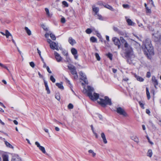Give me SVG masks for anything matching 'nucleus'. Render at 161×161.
I'll return each mask as SVG.
<instances>
[{"instance_id": "1", "label": "nucleus", "mask_w": 161, "mask_h": 161, "mask_svg": "<svg viewBox=\"0 0 161 161\" xmlns=\"http://www.w3.org/2000/svg\"><path fill=\"white\" fill-rule=\"evenodd\" d=\"M142 48L145 54L147 55L152 54L153 53V48L151 43V40L149 39H146L143 42Z\"/></svg>"}, {"instance_id": "2", "label": "nucleus", "mask_w": 161, "mask_h": 161, "mask_svg": "<svg viewBox=\"0 0 161 161\" xmlns=\"http://www.w3.org/2000/svg\"><path fill=\"white\" fill-rule=\"evenodd\" d=\"M94 89L93 87L90 86H87V90H86V92L87 93V96L92 100H96L99 97V94L94 92Z\"/></svg>"}, {"instance_id": "3", "label": "nucleus", "mask_w": 161, "mask_h": 161, "mask_svg": "<svg viewBox=\"0 0 161 161\" xmlns=\"http://www.w3.org/2000/svg\"><path fill=\"white\" fill-rule=\"evenodd\" d=\"M124 47L125 48V57L129 59L132 60L134 58L135 56L133 54V52L131 48L129 46L127 42H126L124 44Z\"/></svg>"}, {"instance_id": "4", "label": "nucleus", "mask_w": 161, "mask_h": 161, "mask_svg": "<svg viewBox=\"0 0 161 161\" xmlns=\"http://www.w3.org/2000/svg\"><path fill=\"white\" fill-rule=\"evenodd\" d=\"M97 102L102 107H105L107 105H111L112 104L111 99L107 96H105L104 98H99Z\"/></svg>"}, {"instance_id": "5", "label": "nucleus", "mask_w": 161, "mask_h": 161, "mask_svg": "<svg viewBox=\"0 0 161 161\" xmlns=\"http://www.w3.org/2000/svg\"><path fill=\"white\" fill-rule=\"evenodd\" d=\"M116 111L118 114L123 116L126 117L128 116V114L122 108L119 107L117 108Z\"/></svg>"}, {"instance_id": "6", "label": "nucleus", "mask_w": 161, "mask_h": 161, "mask_svg": "<svg viewBox=\"0 0 161 161\" xmlns=\"http://www.w3.org/2000/svg\"><path fill=\"white\" fill-rule=\"evenodd\" d=\"M35 144L43 153L47 154L46 152L45 148L41 146L38 142H35Z\"/></svg>"}, {"instance_id": "7", "label": "nucleus", "mask_w": 161, "mask_h": 161, "mask_svg": "<svg viewBox=\"0 0 161 161\" xmlns=\"http://www.w3.org/2000/svg\"><path fill=\"white\" fill-rule=\"evenodd\" d=\"M112 41L114 42V44L118 46V48H120V40L116 37H114L112 39Z\"/></svg>"}, {"instance_id": "8", "label": "nucleus", "mask_w": 161, "mask_h": 161, "mask_svg": "<svg viewBox=\"0 0 161 161\" xmlns=\"http://www.w3.org/2000/svg\"><path fill=\"white\" fill-rule=\"evenodd\" d=\"M80 75L82 77L81 79L83 80L86 84H88V81L87 80L86 75L82 71L80 72Z\"/></svg>"}, {"instance_id": "9", "label": "nucleus", "mask_w": 161, "mask_h": 161, "mask_svg": "<svg viewBox=\"0 0 161 161\" xmlns=\"http://www.w3.org/2000/svg\"><path fill=\"white\" fill-rule=\"evenodd\" d=\"M154 36V40L155 42H159L161 39V35L160 34H153Z\"/></svg>"}, {"instance_id": "10", "label": "nucleus", "mask_w": 161, "mask_h": 161, "mask_svg": "<svg viewBox=\"0 0 161 161\" xmlns=\"http://www.w3.org/2000/svg\"><path fill=\"white\" fill-rule=\"evenodd\" d=\"M54 54L55 58L58 62H60L62 60V58L57 52L55 51Z\"/></svg>"}, {"instance_id": "11", "label": "nucleus", "mask_w": 161, "mask_h": 161, "mask_svg": "<svg viewBox=\"0 0 161 161\" xmlns=\"http://www.w3.org/2000/svg\"><path fill=\"white\" fill-rule=\"evenodd\" d=\"M12 161H21V159L18 155L15 154L12 157Z\"/></svg>"}, {"instance_id": "12", "label": "nucleus", "mask_w": 161, "mask_h": 161, "mask_svg": "<svg viewBox=\"0 0 161 161\" xmlns=\"http://www.w3.org/2000/svg\"><path fill=\"white\" fill-rule=\"evenodd\" d=\"M152 80L154 85V87L156 88V86L158 85V82L157 80L156 79L155 77L154 76H153L152 77Z\"/></svg>"}, {"instance_id": "13", "label": "nucleus", "mask_w": 161, "mask_h": 161, "mask_svg": "<svg viewBox=\"0 0 161 161\" xmlns=\"http://www.w3.org/2000/svg\"><path fill=\"white\" fill-rule=\"evenodd\" d=\"M68 42L72 46L76 43L75 41L71 37H69V38Z\"/></svg>"}, {"instance_id": "14", "label": "nucleus", "mask_w": 161, "mask_h": 161, "mask_svg": "<svg viewBox=\"0 0 161 161\" xmlns=\"http://www.w3.org/2000/svg\"><path fill=\"white\" fill-rule=\"evenodd\" d=\"M71 71V73L72 75H74V78L75 79H76L78 77V75H77V72L75 68L72 69Z\"/></svg>"}, {"instance_id": "15", "label": "nucleus", "mask_w": 161, "mask_h": 161, "mask_svg": "<svg viewBox=\"0 0 161 161\" xmlns=\"http://www.w3.org/2000/svg\"><path fill=\"white\" fill-rule=\"evenodd\" d=\"M125 18L126 19V22L129 25L133 26L135 24V23L132 22L130 19H128L127 17H125Z\"/></svg>"}, {"instance_id": "16", "label": "nucleus", "mask_w": 161, "mask_h": 161, "mask_svg": "<svg viewBox=\"0 0 161 161\" xmlns=\"http://www.w3.org/2000/svg\"><path fill=\"white\" fill-rule=\"evenodd\" d=\"M44 82L45 84V86L46 87V90L47 91V93L48 94H50V93L49 88L48 87L47 83V81H46L45 79H43Z\"/></svg>"}, {"instance_id": "17", "label": "nucleus", "mask_w": 161, "mask_h": 161, "mask_svg": "<svg viewBox=\"0 0 161 161\" xmlns=\"http://www.w3.org/2000/svg\"><path fill=\"white\" fill-rule=\"evenodd\" d=\"M101 137L103 139L104 143V144H106L107 143V141L106 139L105 135L104 133L103 132L101 134Z\"/></svg>"}, {"instance_id": "18", "label": "nucleus", "mask_w": 161, "mask_h": 161, "mask_svg": "<svg viewBox=\"0 0 161 161\" xmlns=\"http://www.w3.org/2000/svg\"><path fill=\"white\" fill-rule=\"evenodd\" d=\"M45 10L47 16L49 18H51L52 16V14L49 12L48 9L47 8H45Z\"/></svg>"}, {"instance_id": "19", "label": "nucleus", "mask_w": 161, "mask_h": 161, "mask_svg": "<svg viewBox=\"0 0 161 161\" xmlns=\"http://www.w3.org/2000/svg\"><path fill=\"white\" fill-rule=\"evenodd\" d=\"M57 44L54 42H52V43L50 44V48L53 50H54L55 47H57Z\"/></svg>"}, {"instance_id": "20", "label": "nucleus", "mask_w": 161, "mask_h": 161, "mask_svg": "<svg viewBox=\"0 0 161 161\" xmlns=\"http://www.w3.org/2000/svg\"><path fill=\"white\" fill-rule=\"evenodd\" d=\"M135 77L136 78V80L142 82L144 80V79H143L142 77L136 74L135 75Z\"/></svg>"}, {"instance_id": "21", "label": "nucleus", "mask_w": 161, "mask_h": 161, "mask_svg": "<svg viewBox=\"0 0 161 161\" xmlns=\"http://www.w3.org/2000/svg\"><path fill=\"white\" fill-rule=\"evenodd\" d=\"M92 8L93 11L96 14H97L99 11V8L97 7H95L94 6H93L92 7Z\"/></svg>"}, {"instance_id": "22", "label": "nucleus", "mask_w": 161, "mask_h": 161, "mask_svg": "<svg viewBox=\"0 0 161 161\" xmlns=\"http://www.w3.org/2000/svg\"><path fill=\"white\" fill-rule=\"evenodd\" d=\"M131 139L134 140L135 142L138 143L139 142V140L138 137L136 136H133L131 137Z\"/></svg>"}, {"instance_id": "23", "label": "nucleus", "mask_w": 161, "mask_h": 161, "mask_svg": "<svg viewBox=\"0 0 161 161\" xmlns=\"http://www.w3.org/2000/svg\"><path fill=\"white\" fill-rule=\"evenodd\" d=\"M8 155L7 154H4L3 155V161H8Z\"/></svg>"}, {"instance_id": "24", "label": "nucleus", "mask_w": 161, "mask_h": 161, "mask_svg": "<svg viewBox=\"0 0 161 161\" xmlns=\"http://www.w3.org/2000/svg\"><path fill=\"white\" fill-rule=\"evenodd\" d=\"M71 52L73 55L77 54V51L76 49L74 48H73L71 49Z\"/></svg>"}, {"instance_id": "25", "label": "nucleus", "mask_w": 161, "mask_h": 161, "mask_svg": "<svg viewBox=\"0 0 161 161\" xmlns=\"http://www.w3.org/2000/svg\"><path fill=\"white\" fill-rule=\"evenodd\" d=\"M146 94L148 99H149L150 98V93L147 87L146 88Z\"/></svg>"}, {"instance_id": "26", "label": "nucleus", "mask_w": 161, "mask_h": 161, "mask_svg": "<svg viewBox=\"0 0 161 161\" xmlns=\"http://www.w3.org/2000/svg\"><path fill=\"white\" fill-rule=\"evenodd\" d=\"M153 154V152L152 150L149 149L147 153V155L149 157H151Z\"/></svg>"}, {"instance_id": "27", "label": "nucleus", "mask_w": 161, "mask_h": 161, "mask_svg": "<svg viewBox=\"0 0 161 161\" xmlns=\"http://www.w3.org/2000/svg\"><path fill=\"white\" fill-rule=\"evenodd\" d=\"M25 30L26 33H27V34L29 35V36H30L31 33V31L30 30H29L28 28L26 27H25Z\"/></svg>"}, {"instance_id": "28", "label": "nucleus", "mask_w": 161, "mask_h": 161, "mask_svg": "<svg viewBox=\"0 0 161 161\" xmlns=\"http://www.w3.org/2000/svg\"><path fill=\"white\" fill-rule=\"evenodd\" d=\"M56 85L59 88L61 89H63L64 88V86L62 84L59 83H56Z\"/></svg>"}, {"instance_id": "29", "label": "nucleus", "mask_w": 161, "mask_h": 161, "mask_svg": "<svg viewBox=\"0 0 161 161\" xmlns=\"http://www.w3.org/2000/svg\"><path fill=\"white\" fill-rule=\"evenodd\" d=\"M5 144L7 146V147L10 148H13V146L8 142L6 141H5Z\"/></svg>"}, {"instance_id": "30", "label": "nucleus", "mask_w": 161, "mask_h": 161, "mask_svg": "<svg viewBox=\"0 0 161 161\" xmlns=\"http://www.w3.org/2000/svg\"><path fill=\"white\" fill-rule=\"evenodd\" d=\"M144 5L146 9L147 13H151V9L148 8L147 6V4L146 3H145Z\"/></svg>"}, {"instance_id": "31", "label": "nucleus", "mask_w": 161, "mask_h": 161, "mask_svg": "<svg viewBox=\"0 0 161 161\" xmlns=\"http://www.w3.org/2000/svg\"><path fill=\"white\" fill-rule=\"evenodd\" d=\"M104 6L105 7L111 10L112 11H114V9L113 8V7L108 4L106 5H105Z\"/></svg>"}, {"instance_id": "32", "label": "nucleus", "mask_w": 161, "mask_h": 161, "mask_svg": "<svg viewBox=\"0 0 161 161\" xmlns=\"http://www.w3.org/2000/svg\"><path fill=\"white\" fill-rule=\"evenodd\" d=\"M5 35L6 36L7 38H8L9 36H11L12 37V36L11 34L9 33V32L7 30H6Z\"/></svg>"}, {"instance_id": "33", "label": "nucleus", "mask_w": 161, "mask_h": 161, "mask_svg": "<svg viewBox=\"0 0 161 161\" xmlns=\"http://www.w3.org/2000/svg\"><path fill=\"white\" fill-rule=\"evenodd\" d=\"M90 41L93 42H96L97 41V39L94 36H92L90 38Z\"/></svg>"}, {"instance_id": "34", "label": "nucleus", "mask_w": 161, "mask_h": 161, "mask_svg": "<svg viewBox=\"0 0 161 161\" xmlns=\"http://www.w3.org/2000/svg\"><path fill=\"white\" fill-rule=\"evenodd\" d=\"M120 41H121V43L124 44L126 42H127L122 37H120Z\"/></svg>"}, {"instance_id": "35", "label": "nucleus", "mask_w": 161, "mask_h": 161, "mask_svg": "<svg viewBox=\"0 0 161 161\" xmlns=\"http://www.w3.org/2000/svg\"><path fill=\"white\" fill-rule=\"evenodd\" d=\"M95 57L97 61H100V60L101 58L99 55V54L97 53H95Z\"/></svg>"}, {"instance_id": "36", "label": "nucleus", "mask_w": 161, "mask_h": 161, "mask_svg": "<svg viewBox=\"0 0 161 161\" xmlns=\"http://www.w3.org/2000/svg\"><path fill=\"white\" fill-rule=\"evenodd\" d=\"M62 4L64 6V7H68L69 4L66 1H63L62 2Z\"/></svg>"}, {"instance_id": "37", "label": "nucleus", "mask_w": 161, "mask_h": 161, "mask_svg": "<svg viewBox=\"0 0 161 161\" xmlns=\"http://www.w3.org/2000/svg\"><path fill=\"white\" fill-rule=\"evenodd\" d=\"M55 97L57 100L59 101L60 99L59 94V93H56L55 95Z\"/></svg>"}, {"instance_id": "38", "label": "nucleus", "mask_w": 161, "mask_h": 161, "mask_svg": "<svg viewBox=\"0 0 161 161\" xmlns=\"http://www.w3.org/2000/svg\"><path fill=\"white\" fill-rule=\"evenodd\" d=\"M68 69L70 70L72 69H73L75 67L73 65L70 64L68 66Z\"/></svg>"}, {"instance_id": "39", "label": "nucleus", "mask_w": 161, "mask_h": 161, "mask_svg": "<svg viewBox=\"0 0 161 161\" xmlns=\"http://www.w3.org/2000/svg\"><path fill=\"white\" fill-rule=\"evenodd\" d=\"M88 152L89 153L92 154L93 157H94L96 156V153H95L92 150H88Z\"/></svg>"}, {"instance_id": "40", "label": "nucleus", "mask_w": 161, "mask_h": 161, "mask_svg": "<svg viewBox=\"0 0 161 161\" xmlns=\"http://www.w3.org/2000/svg\"><path fill=\"white\" fill-rule=\"evenodd\" d=\"M50 35L51 38L53 40H56V38L55 35L52 34V33H50Z\"/></svg>"}, {"instance_id": "41", "label": "nucleus", "mask_w": 161, "mask_h": 161, "mask_svg": "<svg viewBox=\"0 0 161 161\" xmlns=\"http://www.w3.org/2000/svg\"><path fill=\"white\" fill-rule=\"evenodd\" d=\"M107 56L111 60H112V56H113V55L112 54L110 53H108L107 55Z\"/></svg>"}, {"instance_id": "42", "label": "nucleus", "mask_w": 161, "mask_h": 161, "mask_svg": "<svg viewBox=\"0 0 161 161\" xmlns=\"http://www.w3.org/2000/svg\"><path fill=\"white\" fill-rule=\"evenodd\" d=\"M140 106L143 109L144 108V104L141 101H139L138 102Z\"/></svg>"}, {"instance_id": "43", "label": "nucleus", "mask_w": 161, "mask_h": 161, "mask_svg": "<svg viewBox=\"0 0 161 161\" xmlns=\"http://www.w3.org/2000/svg\"><path fill=\"white\" fill-rule=\"evenodd\" d=\"M86 32L87 34H90L92 33V31L90 29L88 28L86 30Z\"/></svg>"}, {"instance_id": "44", "label": "nucleus", "mask_w": 161, "mask_h": 161, "mask_svg": "<svg viewBox=\"0 0 161 161\" xmlns=\"http://www.w3.org/2000/svg\"><path fill=\"white\" fill-rule=\"evenodd\" d=\"M50 80L53 83L55 82L56 80L53 75H51L50 77Z\"/></svg>"}, {"instance_id": "45", "label": "nucleus", "mask_w": 161, "mask_h": 161, "mask_svg": "<svg viewBox=\"0 0 161 161\" xmlns=\"http://www.w3.org/2000/svg\"><path fill=\"white\" fill-rule=\"evenodd\" d=\"M69 12L70 14H69V15L70 16H73L74 14V11L72 9H71L69 10Z\"/></svg>"}, {"instance_id": "46", "label": "nucleus", "mask_w": 161, "mask_h": 161, "mask_svg": "<svg viewBox=\"0 0 161 161\" xmlns=\"http://www.w3.org/2000/svg\"><path fill=\"white\" fill-rule=\"evenodd\" d=\"M68 108L69 109H72L73 108V105L71 103H69L68 105Z\"/></svg>"}, {"instance_id": "47", "label": "nucleus", "mask_w": 161, "mask_h": 161, "mask_svg": "<svg viewBox=\"0 0 161 161\" xmlns=\"http://www.w3.org/2000/svg\"><path fill=\"white\" fill-rule=\"evenodd\" d=\"M30 65L32 68H34L35 67V64L33 62H31L30 63Z\"/></svg>"}, {"instance_id": "48", "label": "nucleus", "mask_w": 161, "mask_h": 161, "mask_svg": "<svg viewBox=\"0 0 161 161\" xmlns=\"http://www.w3.org/2000/svg\"><path fill=\"white\" fill-rule=\"evenodd\" d=\"M151 76V73L150 72H147L146 75V77L147 78H150Z\"/></svg>"}, {"instance_id": "49", "label": "nucleus", "mask_w": 161, "mask_h": 161, "mask_svg": "<svg viewBox=\"0 0 161 161\" xmlns=\"http://www.w3.org/2000/svg\"><path fill=\"white\" fill-rule=\"evenodd\" d=\"M123 7L124 8H129V5L128 4H125L123 5Z\"/></svg>"}, {"instance_id": "50", "label": "nucleus", "mask_w": 161, "mask_h": 161, "mask_svg": "<svg viewBox=\"0 0 161 161\" xmlns=\"http://www.w3.org/2000/svg\"><path fill=\"white\" fill-rule=\"evenodd\" d=\"M97 16L98 17V18L99 19H100L101 20H102L103 19L102 16L101 15L99 14H97Z\"/></svg>"}, {"instance_id": "51", "label": "nucleus", "mask_w": 161, "mask_h": 161, "mask_svg": "<svg viewBox=\"0 0 161 161\" xmlns=\"http://www.w3.org/2000/svg\"><path fill=\"white\" fill-rule=\"evenodd\" d=\"M147 139L148 140V142H149L152 145H153V142H151L150 141V139L149 138V137L147 136Z\"/></svg>"}, {"instance_id": "52", "label": "nucleus", "mask_w": 161, "mask_h": 161, "mask_svg": "<svg viewBox=\"0 0 161 161\" xmlns=\"http://www.w3.org/2000/svg\"><path fill=\"white\" fill-rule=\"evenodd\" d=\"M113 30L114 31L117 32H118L119 31V30L118 28L116 27H113Z\"/></svg>"}, {"instance_id": "53", "label": "nucleus", "mask_w": 161, "mask_h": 161, "mask_svg": "<svg viewBox=\"0 0 161 161\" xmlns=\"http://www.w3.org/2000/svg\"><path fill=\"white\" fill-rule=\"evenodd\" d=\"M61 21L62 23H64L66 21L64 17H63L61 18Z\"/></svg>"}, {"instance_id": "54", "label": "nucleus", "mask_w": 161, "mask_h": 161, "mask_svg": "<svg viewBox=\"0 0 161 161\" xmlns=\"http://www.w3.org/2000/svg\"><path fill=\"white\" fill-rule=\"evenodd\" d=\"M38 74L39 77L40 78H42V79H43H43H44V78L43 76L40 74V73L39 72H38Z\"/></svg>"}, {"instance_id": "55", "label": "nucleus", "mask_w": 161, "mask_h": 161, "mask_svg": "<svg viewBox=\"0 0 161 161\" xmlns=\"http://www.w3.org/2000/svg\"><path fill=\"white\" fill-rule=\"evenodd\" d=\"M47 72L49 73H52V72L50 70V69H49V67L48 66H47Z\"/></svg>"}, {"instance_id": "56", "label": "nucleus", "mask_w": 161, "mask_h": 161, "mask_svg": "<svg viewBox=\"0 0 161 161\" xmlns=\"http://www.w3.org/2000/svg\"><path fill=\"white\" fill-rule=\"evenodd\" d=\"M42 28L44 29V30L46 31L47 30V28L46 27V26L45 25L42 24Z\"/></svg>"}, {"instance_id": "57", "label": "nucleus", "mask_w": 161, "mask_h": 161, "mask_svg": "<svg viewBox=\"0 0 161 161\" xmlns=\"http://www.w3.org/2000/svg\"><path fill=\"white\" fill-rule=\"evenodd\" d=\"M97 36L99 38L101 39L102 38V37L101 34L98 33H97Z\"/></svg>"}, {"instance_id": "58", "label": "nucleus", "mask_w": 161, "mask_h": 161, "mask_svg": "<svg viewBox=\"0 0 161 161\" xmlns=\"http://www.w3.org/2000/svg\"><path fill=\"white\" fill-rule=\"evenodd\" d=\"M1 66L6 69L7 70H8V71H9V69L7 67H6V66H5L3 64L2 66Z\"/></svg>"}, {"instance_id": "59", "label": "nucleus", "mask_w": 161, "mask_h": 161, "mask_svg": "<svg viewBox=\"0 0 161 161\" xmlns=\"http://www.w3.org/2000/svg\"><path fill=\"white\" fill-rule=\"evenodd\" d=\"M137 23L138 24V25L139 27H142V28L143 27V25L142 23H139L138 22H137Z\"/></svg>"}, {"instance_id": "60", "label": "nucleus", "mask_w": 161, "mask_h": 161, "mask_svg": "<svg viewBox=\"0 0 161 161\" xmlns=\"http://www.w3.org/2000/svg\"><path fill=\"white\" fill-rule=\"evenodd\" d=\"M47 42L50 44H50L51 43H52V42H53L50 39H48L47 40Z\"/></svg>"}, {"instance_id": "61", "label": "nucleus", "mask_w": 161, "mask_h": 161, "mask_svg": "<svg viewBox=\"0 0 161 161\" xmlns=\"http://www.w3.org/2000/svg\"><path fill=\"white\" fill-rule=\"evenodd\" d=\"M43 130H44L45 131V132H46V133H48L49 135V133L48 132V129H46V128H44L43 129Z\"/></svg>"}, {"instance_id": "62", "label": "nucleus", "mask_w": 161, "mask_h": 161, "mask_svg": "<svg viewBox=\"0 0 161 161\" xmlns=\"http://www.w3.org/2000/svg\"><path fill=\"white\" fill-rule=\"evenodd\" d=\"M65 79L66 80V82H67V83H68L69 85H71V84L70 81L67 78H65Z\"/></svg>"}, {"instance_id": "63", "label": "nucleus", "mask_w": 161, "mask_h": 161, "mask_svg": "<svg viewBox=\"0 0 161 161\" xmlns=\"http://www.w3.org/2000/svg\"><path fill=\"white\" fill-rule=\"evenodd\" d=\"M98 116L99 118L100 119L102 120V115L100 114H98Z\"/></svg>"}, {"instance_id": "64", "label": "nucleus", "mask_w": 161, "mask_h": 161, "mask_svg": "<svg viewBox=\"0 0 161 161\" xmlns=\"http://www.w3.org/2000/svg\"><path fill=\"white\" fill-rule=\"evenodd\" d=\"M63 53L64 55L66 56H67L68 55V53L66 52V51H63Z\"/></svg>"}]
</instances>
